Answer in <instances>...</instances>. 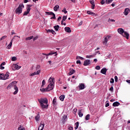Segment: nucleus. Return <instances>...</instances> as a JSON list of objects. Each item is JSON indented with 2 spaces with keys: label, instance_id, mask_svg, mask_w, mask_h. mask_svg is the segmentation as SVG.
I'll use <instances>...</instances> for the list:
<instances>
[{
  "label": "nucleus",
  "instance_id": "nucleus-7",
  "mask_svg": "<svg viewBox=\"0 0 130 130\" xmlns=\"http://www.w3.org/2000/svg\"><path fill=\"white\" fill-rule=\"evenodd\" d=\"M10 73L9 72H7L6 74H4L3 77H1V80H7L9 77H10Z\"/></svg>",
  "mask_w": 130,
  "mask_h": 130
},
{
  "label": "nucleus",
  "instance_id": "nucleus-14",
  "mask_svg": "<svg viewBox=\"0 0 130 130\" xmlns=\"http://www.w3.org/2000/svg\"><path fill=\"white\" fill-rule=\"evenodd\" d=\"M41 73V70H38L37 72H35L34 73H32L30 76L31 77H33V76H36V75H39Z\"/></svg>",
  "mask_w": 130,
  "mask_h": 130
},
{
  "label": "nucleus",
  "instance_id": "nucleus-10",
  "mask_svg": "<svg viewBox=\"0 0 130 130\" xmlns=\"http://www.w3.org/2000/svg\"><path fill=\"white\" fill-rule=\"evenodd\" d=\"M13 67L14 68H13V71H15V70H20V69H21V66H19L17 64H13Z\"/></svg>",
  "mask_w": 130,
  "mask_h": 130
},
{
  "label": "nucleus",
  "instance_id": "nucleus-55",
  "mask_svg": "<svg viewBox=\"0 0 130 130\" xmlns=\"http://www.w3.org/2000/svg\"><path fill=\"white\" fill-rule=\"evenodd\" d=\"M5 64H6V62H5V61L3 62L1 64V66H5Z\"/></svg>",
  "mask_w": 130,
  "mask_h": 130
},
{
  "label": "nucleus",
  "instance_id": "nucleus-37",
  "mask_svg": "<svg viewBox=\"0 0 130 130\" xmlns=\"http://www.w3.org/2000/svg\"><path fill=\"white\" fill-rule=\"evenodd\" d=\"M33 39V36H30V37H28L27 38H25V40L28 41V40H31V39Z\"/></svg>",
  "mask_w": 130,
  "mask_h": 130
},
{
  "label": "nucleus",
  "instance_id": "nucleus-32",
  "mask_svg": "<svg viewBox=\"0 0 130 130\" xmlns=\"http://www.w3.org/2000/svg\"><path fill=\"white\" fill-rule=\"evenodd\" d=\"M18 130H25V127H23L22 125H20L19 127H18Z\"/></svg>",
  "mask_w": 130,
  "mask_h": 130
},
{
  "label": "nucleus",
  "instance_id": "nucleus-62",
  "mask_svg": "<svg viewBox=\"0 0 130 130\" xmlns=\"http://www.w3.org/2000/svg\"><path fill=\"white\" fill-rule=\"evenodd\" d=\"M126 82L127 83H128V84H130V80H126Z\"/></svg>",
  "mask_w": 130,
  "mask_h": 130
},
{
  "label": "nucleus",
  "instance_id": "nucleus-8",
  "mask_svg": "<svg viewBox=\"0 0 130 130\" xmlns=\"http://www.w3.org/2000/svg\"><path fill=\"white\" fill-rule=\"evenodd\" d=\"M111 37L110 36H107V37H106L104 39V41L103 42V44L104 45H106V44H107V42H108V40H109V38H110Z\"/></svg>",
  "mask_w": 130,
  "mask_h": 130
},
{
  "label": "nucleus",
  "instance_id": "nucleus-36",
  "mask_svg": "<svg viewBox=\"0 0 130 130\" xmlns=\"http://www.w3.org/2000/svg\"><path fill=\"white\" fill-rule=\"evenodd\" d=\"M48 32H49L50 33H52L53 34H55V31H54L53 29H48Z\"/></svg>",
  "mask_w": 130,
  "mask_h": 130
},
{
  "label": "nucleus",
  "instance_id": "nucleus-28",
  "mask_svg": "<svg viewBox=\"0 0 130 130\" xmlns=\"http://www.w3.org/2000/svg\"><path fill=\"white\" fill-rule=\"evenodd\" d=\"M113 2V0H106V4L107 5H109V4H111Z\"/></svg>",
  "mask_w": 130,
  "mask_h": 130
},
{
  "label": "nucleus",
  "instance_id": "nucleus-46",
  "mask_svg": "<svg viewBox=\"0 0 130 130\" xmlns=\"http://www.w3.org/2000/svg\"><path fill=\"white\" fill-rule=\"evenodd\" d=\"M32 7V5H27V8L26 9H29V11L31 10V7Z\"/></svg>",
  "mask_w": 130,
  "mask_h": 130
},
{
  "label": "nucleus",
  "instance_id": "nucleus-11",
  "mask_svg": "<svg viewBox=\"0 0 130 130\" xmlns=\"http://www.w3.org/2000/svg\"><path fill=\"white\" fill-rule=\"evenodd\" d=\"M78 88L80 90H84V89H85V84L80 83L78 86Z\"/></svg>",
  "mask_w": 130,
  "mask_h": 130
},
{
  "label": "nucleus",
  "instance_id": "nucleus-18",
  "mask_svg": "<svg viewBox=\"0 0 130 130\" xmlns=\"http://www.w3.org/2000/svg\"><path fill=\"white\" fill-rule=\"evenodd\" d=\"M43 128H44V123L43 124L41 123L38 128V130H43Z\"/></svg>",
  "mask_w": 130,
  "mask_h": 130
},
{
  "label": "nucleus",
  "instance_id": "nucleus-13",
  "mask_svg": "<svg viewBox=\"0 0 130 130\" xmlns=\"http://www.w3.org/2000/svg\"><path fill=\"white\" fill-rule=\"evenodd\" d=\"M89 3L91 4V9L92 10H94V9H95V1H89Z\"/></svg>",
  "mask_w": 130,
  "mask_h": 130
},
{
  "label": "nucleus",
  "instance_id": "nucleus-48",
  "mask_svg": "<svg viewBox=\"0 0 130 130\" xmlns=\"http://www.w3.org/2000/svg\"><path fill=\"white\" fill-rule=\"evenodd\" d=\"M109 90L111 91V92L112 93V92H113V86L110 87Z\"/></svg>",
  "mask_w": 130,
  "mask_h": 130
},
{
  "label": "nucleus",
  "instance_id": "nucleus-5",
  "mask_svg": "<svg viewBox=\"0 0 130 130\" xmlns=\"http://www.w3.org/2000/svg\"><path fill=\"white\" fill-rule=\"evenodd\" d=\"M23 9H24V5H23V4H20L15 10L16 14H18V15L22 14Z\"/></svg>",
  "mask_w": 130,
  "mask_h": 130
},
{
  "label": "nucleus",
  "instance_id": "nucleus-16",
  "mask_svg": "<svg viewBox=\"0 0 130 130\" xmlns=\"http://www.w3.org/2000/svg\"><path fill=\"white\" fill-rule=\"evenodd\" d=\"M76 71L73 68H71L70 70V72L69 73V76H72Z\"/></svg>",
  "mask_w": 130,
  "mask_h": 130
},
{
  "label": "nucleus",
  "instance_id": "nucleus-22",
  "mask_svg": "<svg viewBox=\"0 0 130 130\" xmlns=\"http://www.w3.org/2000/svg\"><path fill=\"white\" fill-rule=\"evenodd\" d=\"M124 13V15H125L126 16L128 14V13H129V9L125 8Z\"/></svg>",
  "mask_w": 130,
  "mask_h": 130
},
{
  "label": "nucleus",
  "instance_id": "nucleus-54",
  "mask_svg": "<svg viewBox=\"0 0 130 130\" xmlns=\"http://www.w3.org/2000/svg\"><path fill=\"white\" fill-rule=\"evenodd\" d=\"M69 130H73V129H74V128H73V126H70L69 127Z\"/></svg>",
  "mask_w": 130,
  "mask_h": 130
},
{
  "label": "nucleus",
  "instance_id": "nucleus-57",
  "mask_svg": "<svg viewBox=\"0 0 130 130\" xmlns=\"http://www.w3.org/2000/svg\"><path fill=\"white\" fill-rule=\"evenodd\" d=\"M105 106L108 107V106H109V103H107Z\"/></svg>",
  "mask_w": 130,
  "mask_h": 130
},
{
  "label": "nucleus",
  "instance_id": "nucleus-25",
  "mask_svg": "<svg viewBox=\"0 0 130 130\" xmlns=\"http://www.w3.org/2000/svg\"><path fill=\"white\" fill-rule=\"evenodd\" d=\"M59 9V6L58 5H56L53 8V10L55 12H57V10Z\"/></svg>",
  "mask_w": 130,
  "mask_h": 130
},
{
  "label": "nucleus",
  "instance_id": "nucleus-53",
  "mask_svg": "<svg viewBox=\"0 0 130 130\" xmlns=\"http://www.w3.org/2000/svg\"><path fill=\"white\" fill-rule=\"evenodd\" d=\"M76 63H79V64H81V61H80V60H77V61H76Z\"/></svg>",
  "mask_w": 130,
  "mask_h": 130
},
{
  "label": "nucleus",
  "instance_id": "nucleus-17",
  "mask_svg": "<svg viewBox=\"0 0 130 130\" xmlns=\"http://www.w3.org/2000/svg\"><path fill=\"white\" fill-rule=\"evenodd\" d=\"M55 52H51L50 53H49L48 54H45L44 53H43L42 54L43 55H46V56H48L49 55H52V54H55Z\"/></svg>",
  "mask_w": 130,
  "mask_h": 130
},
{
  "label": "nucleus",
  "instance_id": "nucleus-50",
  "mask_svg": "<svg viewBox=\"0 0 130 130\" xmlns=\"http://www.w3.org/2000/svg\"><path fill=\"white\" fill-rule=\"evenodd\" d=\"M115 22V20L114 19H109L108 22Z\"/></svg>",
  "mask_w": 130,
  "mask_h": 130
},
{
  "label": "nucleus",
  "instance_id": "nucleus-42",
  "mask_svg": "<svg viewBox=\"0 0 130 130\" xmlns=\"http://www.w3.org/2000/svg\"><path fill=\"white\" fill-rule=\"evenodd\" d=\"M7 36H3L1 39H0V41H2V40H4V39H6L7 38Z\"/></svg>",
  "mask_w": 130,
  "mask_h": 130
},
{
  "label": "nucleus",
  "instance_id": "nucleus-26",
  "mask_svg": "<svg viewBox=\"0 0 130 130\" xmlns=\"http://www.w3.org/2000/svg\"><path fill=\"white\" fill-rule=\"evenodd\" d=\"M66 96L64 95H61L59 96V99L61 101H63V100H64Z\"/></svg>",
  "mask_w": 130,
  "mask_h": 130
},
{
  "label": "nucleus",
  "instance_id": "nucleus-23",
  "mask_svg": "<svg viewBox=\"0 0 130 130\" xmlns=\"http://www.w3.org/2000/svg\"><path fill=\"white\" fill-rule=\"evenodd\" d=\"M120 105V104L118 102H115L113 103V106L114 107H116V106H119Z\"/></svg>",
  "mask_w": 130,
  "mask_h": 130
},
{
  "label": "nucleus",
  "instance_id": "nucleus-24",
  "mask_svg": "<svg viewBox=\"0 0 130 130\" xmlns=\"http://www.w3.org/2000/svg\"><path fill=\"white\" fill-rule=\"evenodd\" d=\"M27 11H25L23 13V16H27L29 13H30V9H26Z\"/></svg>",
  "mask_w": 130,
  "mask_h": 130
},
{
  "label": "nucleus",
  "instance_id": "nucleus-41",
  "mask_svg": "<svg viewBox=\"0 0 130 130\" xmlns=\"http://www.w3.org/2000/svg\"><path fill=\"white\" fill-rule=\"evenodd\" d=\"M12 61H16L17 60V57H12L11 59Z\"/></svg>",
  "mask_w": 130,
  "mask_h": 130
},
{
  "label": "nucleus",
  "instance_id": "nucleus-64",
  "mask_svg": "<svg viewBox=\"0 0 130 130\" xmlns=\"http://www.w3.org/2000/svg\"><path fill=\"white\" fill-rule=\"evenodd\" d=\"M93 61L94 62H97V59H94Z\"/></svg>",
  "mask_w": 130,
  "mask_h": 130
},
{
  "label": "nucleus",
  "instance_id": "nucleus-60",
  "mask_svg": "<svg viewBox=\"0 0 130 130\" xmlns=\"http://www.w3.org/2000/svg\"><path fill=\"white\" fill-rule=\"evenodd\" d=\"M80 57H81V56H77L76 59H79V58H80Z\"/></svg>",
  "mask_w": 130,
  "mask_h": 130
},
{
  "label": "nucleus",
  "instance_id": "nucleus-6",
  "mask_svg": "<svg viewBox=\"0 0 130 130\" xmlns=\"http://www.w3.org/2000/svg\"><path fill=\"white\" fill-rule=\"evenodd\" d=\"M45 13H46V14H47V15H48V16H51V15L53 16L52 17H51V19H56L55 14L53 12H45Z\"/></svg>",
  "mask_w": 130,
  "mask_h": 130
},
{
  "label": "nucleus",
  "instance_id": "nucleus-33",
  "mask_svg": "<svg viewBox=\"0 0 130 130\" xmlns=\"http://www.w3.org/2000/svg\"><path fill=\"white\" fill-rule=\"evenodd\" d=\"M54 28L55 31H58V29H59V25H55L54 26Z\"/></svg>",
  "mask_w": 130,
  "mask_h": 130
},
{
  "label": "nucleus",
  "instance_id": "nucleus-19",
  "mask_svg": "<svg viewBox=\"0 0 130 130\" xmlns=\"http://www.w3.org/2000/svg\"><path fill=\"white\" fill-rule=\"evenodd\" d=\"M64 30L66 32H67V33H71V32H72V30H71V28L69 27H66L64 28Z\"/></svg>",
  "mask_w": 130,
  "mask_h": 130
},
{
  "label": "nucleus",
  "instance_id": "nucleus-63",
  "mask_svg": "<svg viewBox=\"0 0 130 130\" xmlns=\"http://www.w3.org/2000/svg\"><path fill=\"white\" fill-rule=\"evenodd\" d=\"M37 37H35V38H34V39H33V40H34V41H35V40H36L37 39Z\"/></svg>",
  "mask_w": 130,
  "mask_h": 130
},
{
  "label": "nucleus",
  "instance_id": "nucleus-52",
  "mask_svg": "<svg viewBox=\"0 0 130 130\" xmlns=\"http://www.w3.org/2000/svg\"><path fill=\"white\" fill-rule=\"evenodd\" d=\"M95 69H96V70H100V66H97L95 67Z\"/></svg>",
  "mask_w": 130,
  "mask_h": 130
},
{
  "label": "nucleus",
  "instance_id": "nucleus-27",
  "mask_svg": "<svg viewBox=\"0 0 130 130\" xmlns=\"http://www.w3.org/2000/svg\"><path fill=\"white\" fill-rule=\"evenodd\" d=\"M35 119H36V121H39L40 119V116L39 115H37L35 117Z\"/></svg>",
  "mask_w": 130,
  "mask_h": 130
},
{
  "label": "nucleus",
  "instance_id": "nucleus-35",
  "mask_svg": "<svg viewBox=\"0 0 130 130\" xmlns=\"http://www.w3.org/2000/svg\"><path fill=\"white\" fill-rule=\"evenodd\" d=\"M90 114H87L86 116H85V120H89V119H90Z\"/></svg>",
  "mask_w": 130,
  "mask_h": 130
},
{
  "label": "nucleus",
  "instance_id": "nucleus-20",
  "mask_svg": "<svg viewBox=\"0 0 130 130\" xmlns=\"http://www.w3.org/2000/svg\"><path fill=\"white\" fill-rule=\"evenodd\" d=\"M13 40H14V39H12L11 40V41L10 42V44L7 46V49H10L11 47H12V45H13Z\"/></svg>",
  "mask_w": 130,
  "mask_h": 130
},
{
  "label": "nucleus",
  "instance_id": "nucleus-40",
  "mask_svg": "<svg viewBox=\"0 0 130 130\" xmlns=\"http://www.w3.org/2000/svg\"><path fill=\"white\" fill-rule=\"evenodd\" d=\"M62 12L63 13H64V14H67V13H68V11H67V9H66V8H64L63 9V10H62Z\"/></svg>",
  "mask_w": 130,
  "mask_h": 130
},
{
  "label": "nucleus",
  "instance_id": "nucleus-4",
  "mask_svg": "<svg viewBox=\"0 0 130 130\" xmlns=\"http://www.w3.org/2000/svg\"><path fill=\"white\" fill-rule=\"evenodd\" d=\"M118 32L119 34L122 35L123 37H125L126 39H128V37H129V34L127 33V32L124 31L123 28H119L118 29Z\"/></svg>",
  "mask_w": 130,
  "mask_h": 130
},
{
  "label": "nucleus",
  "instance_id": "nucleus-45",
  "mask_svg": "<svg viewBox=\"0 0 130 130\" xmlns=\"http://www.w3.org/2000/svg\"><path fill=\"white\" fill-rule=\"evenodd\" d=\"M114 79H115V82H118V78L116 76H115Z\"/></svg>",
  "mask_w": 130,
  "mask_h": 130
},
{
  "label": "nucleus",
  "instance_id": "nucleus-51",
  "mask_svg": "<svg viewBox=\"0 0 130 130\" xmlns=\"http://www.w3.org/2000/svg\"><path fill=\"white\" fill-rule=\"evenodd\" d=\"M1 70H5V67H3V66L0 65Z\"/></svg>",
  "mask_w": 130,
  "mask_h": 130
},
{
  "label": "nucleus",
  "instance_id": "nucleus-9",
  "mask_svg": "<svg viewBox=\"0 0 130 130\" xmlns=\"http://www.w3.org/2000/svg\"><path fill=\"white\" fill-rule=\"evenodd\" d=\"M91 63V60L89 59H86L84 61L83 66L84 67H87V66H89Z\"/></svg>",
  "mask_w": 130,
  "mask_h": 130
},
{
  "label": "nucleus",
  "instance_id": "nucleus-39",
  "mask_svg": "<svg viewBox=\"0 0 130 130\" xmlns=\"http://www.w3.org/2000/svg\"><path fill=\"white\" fill-rule=\"evenodd\" d=\"M94 56H95L94 55H87L86 58H91V57H94Z\"/></svg>",
  "mask_w": 130,
  "mask_h": 130
},
{
  "label": "nucleus",
  "instance_id": "nucleus-59",
  "mask_svg": "<svg viewBox=\"0 0 130 130\" xmlns=\"http://www.w3.org/2000/svg\"><path fill=\"white\" fill-rule=\"evenodd\" d=\"M29 1L28 0H24V4H26L27 3H28Z\"/></svg>",
  "mask_w": 130,
  "mask_h": 130
},
{
  "label": "nucleus",
  "instance_id": "nucleus-38",
  "mask_svg": "<svg viewBox=\"0 0 130 130\" xmlns=\"http://www.w3.org/2000/svg\"><path fill=\"white\" fill-rule=\"evenodd\" d=\"M46 83H45V80H43L42 81V85H41V88H42L43 87H44V85H45Z\"/></svg>",
  "mask_w": 130,
  "mask_h": 130
},
{
  "label": "nucleus",
  "instance_id": "nucleus-30",
  "mask_svg": "<svg viewBox=\"0 0 130 130\" xmlns=\"http://www.w3.org/2000/svg\"><path fill=\"white\" fill-rule=\"evenodd\" d=\"M87 14H88V15H92V16L95 15V13H94V12H91L90 11H87Z\"/></svg>",
  "mask_w": 130,
  "mask_h": 130
},
{
  "label": "nucleus",
  "instance_id": "nucleus-29",
  "mask_svg": "<svg viewBox=\"0 0 130 130\" xmlns=\"http://www.w3.org/2000/svg\"><path fill=\"white\" fill-rule=\"evenodd\" d=\"M78 115L79 116V117H82L83 115V113H82V111L81 110H79L78 112Z\"/></svg>",
  "mask_w": 130,
  "mask_h": 130
},
{
  "label": "nucleus",
  "instance_id": "nucleus-47",
  "mask_svg": "<svg viewBox=\"0 0 130 130\" xmlns=\"http://www.w3.org/2000/svg\"><path fill=\"white\" fill-rule=\"evenodd\" d=\"M39 69H40V66L38 65L36 68V71H38V70H39Z\"/></svg>",
  "mask_w": 130,
  "mask_h": 130
},
{
  "label": "nucleus",
  "instance_id": "nucleus-58",
  "mask_svg": "<svg viewBox=\"0 0 130 130\" xmlns=\"http://www.w3.org/2000/svg\"><path fill=\"white\" fill-rule=\"evenodd\" d=\"M11 34H12V35H15L16 34L15 33L14 30H12V31L11 32Z\"/></svg>",
  "mask_w": 130,
  "mask_h": 130
},
{
  "label": "nucleus",
  "instance_id": "nucleus-49",
  "mask_svg": "<svg viewBox=\"0 0 130 130\" xmlns=\"http://www.w3.org/2000/svg\"><path fill=\"white\" fill-rule=\"evenodd\" d=\"M67 16H63L62 20L63 21H66V19H67Z\"/></svg>",
  "mask_w": 130,
  "mask_h": 130
},
{
  "label": "nucleus",
  "instance_id": "nucleus-56",
  "mask_svg": "<svg viewBox=\"0 0 130 130\" xmlns=\"http://www.w3.org/2000/svg\"><path fill=\"white\" fill-rule=\"evenodd\" d=\"M60 20H61V16H59V17L58 18L57 21H60Z\"/></svg>",
  "mask_w": 130,
  "mask_h": 130
},
{
  "label": "nucleus",
  "instance_id": "nucleus-12",
  "mask_svg": "<svg viewBox=\"0 0 130 130\" xmlns=\"http://www.w3.org/2000/svg\"><path fill=\"white\" fill-rule=\"evenodd\" d=\"M49 83L50 84H52V85H54V78L52 77H51L48 80Z\"/></svg>",
  "mask_w": 130,
  "mask_h": 130
},
{
  "label": "nucleus",
  "instance_id": "nucleus-61",
  "mask_svg": "<svg viewBox=\"0 0 130 130\" xmlns=\"http://www.w3.org/2000/svg\"><path fill=\"white\" fill-rule=\"evenodd\" d=\"M114 101H115V100H114V99H111V100H110V102H114Z\"/></svg>",
  "mask_w": 130,
  "mask_h": 130
},
{
  "label": "nucleus",
  "instance_id": "nucleus-1",
  "mask_svg": "<svg viewBox=\"0 0 130 130\" xmlns=\"http://www.w3.org/2000/svg\"><path fill=\"white\" fill-rule=\"evenodd\" d=\"M18 82L14 81L11 82L7 87L8 90H10V89H12L13 87H14V90L15 91L13 92L14 95H17L18 94V92H19V88L17 87V83Z\"/></svg>",
  "mask_w": 130,
  "mask_h": 130
},
{
  "label": "nucleus",
  "instance_id": "nucleus-2",
  "mask_svg": "<svg viewBox=\"0 0 130 130\" xmlns=\"http://www.w3.org/2000/svg\"><path fill=\"white\" fill-rule=\"evenodd\" d=\"M38 101L41 105V108L44 109H47L48 108V105H45L44 104H47L48 103V100L47 99H38Z\"/></svg>",
  "mask_w": 130,
  "mask_h": 130
},
{
  "label": "nucleus",
  "instance_id": "nucleus-34",
  "mask_svg": "<svg viewBox=\"0 0 130 130\" xmlns=\"http://www.w3.org/2000/svg\"><path fill=\"white\" fill-rule=\"evenodd\" d=\"M75 124V129H78V128L79 127V122H76Z\"/></svg>",
  "mask_w": 130,
  "mask_h": 130
},
{
  "label": "nucleus",
  "instance_id": "nucleus-21",
  "mask_svg": "<svg viewBox=\"0 0 130 130\" xmlns=\"http://www.w3.org/2000/svg\"><path fill=\"white\" fill-rule=\"evenodd\" d=\"M52 104H53V106L54 107H55V106H56V105L57 104V103H56V99L55 98H54V99L53 100Z\"/></svg>",
  "mask_w": 130,
  "mask_h": 130
},
{
  "label": "nucleus",
  "instance_id": "nucleus-43",
  "mask_svg": "<svg viewBox=\"0 0 130 130\" xmlns=\"http://www.w3.org/2000/svg\"><path fill=\"white\" fill-rule=\"evenodd\" d=\"M110 83L111 84H113V83H114V79L113 78H111Z\"/></svg>",
  "mask_w": 130,
  "mask_h": 130
},
{
  "label": "nucleus",
  "instance_id": "nucleus-3",
  "mask_svg": "<svg viewBox=\"0 0 130 130\" xmlns=\"http://www.w3.org/2000/svg\"><path fill=\"white\" fill-rule=\"evenodd\" d=\"M54 88V84H50L46 88H41L40 91H42V93H45V92H49V91H51V90H53Z\"/></svg>",
  "mask_w": 130,
  "mask_h": 130
},
{
  "label": "nucleus",
  "instance_id": "nucleus-44",
  "mask_svg": "<svg viewBox=\"0 0 130 130\" xmlns=\"http://www.w3.org/2000/svg\"><path fill=\"white\" fill-rule=\"evenodd\" d=\"M105 3H106V2H105V0H102V1L101 2V5H104Z\"/></svg>",
  "mask_w": 130,
  "mask_h": 130
},
{
  "label": "nucleus",
  "instance_id": "nucleus-31",
  "mask_svg": "<svg viewBox=\"0 0 130 130\" xmlns=\"http://www.w3.org/2000/svg\"><path fill=\"white\" fill-rule=\"evenodd\" d=\"M63 120L64 122H66L67 121V119L68 118V116L64 115L62 116Z\"/></svg>",
  "mask_w": 130,
  "mask_h": 130
},
{
  "label": "nucleus",
  "instance_id": "nucleus-15",
  "mask_svg": "<svg viewBox=\"0 0 130 130\" xmlns=\"http://www.w3.org/2000/svg\"><path fill=\"white\" fill-rule=\"evenodd\" d=\"M107 72V69L106 68H103L101 71V74H103V75H106V72Z\"/></svg>",
  "mask_w": 130,
  "mask_h": 130
}]
</instances>
